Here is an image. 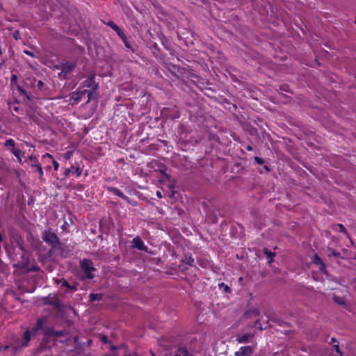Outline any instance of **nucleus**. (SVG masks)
Segmentation results:
<instances>
[{"instance_id":"obj_1","label":"nucleus","mask_w":356,"mask_h":356,"mask_svg":"<svg viewBox=\"0 0 356 356\" xmlns=\"http://www.w3.org/2000/svg\"><path fill=\"white\" fill-rule=\"evenodd\" d=\"M41 330L42 338L35 350V353L49 351L57 345L58 338L66 337L67 332L65 330H56L53 326H49V321L47 316H42L37 319L33 332Z\"/></svg>"},{"instance_id":"obj_2","label":"nucleus","mask_w":356,"mask_h":356,"mask_svg":"<svg viewBox=\"0 0 356 356\" xmlns=\"http://www.w3.org/2000/svg\"><path fill=\"white\" fill-rule=\"evenodd\" d=\"M96 74L94 72H90L86 80L82 81L80 84L81 88H88L89 90L88 92V99L86 100V103L90 102L91 99L95 98V92L99 88V83L95 81Z\"/></svg>"},{"instance_id":"obj_3","label":"nucleus","mask_w":356,"mask_h":356,"mask_svg":"<svg viewBox=\"0 0 356 356\" xmlns=\"http://www.w3.org/2000/svg\"><path fill=\"white\" fill-rule=\"evenodd\" d=\"M35 327V323L31 329H27L22 334V339L16 341V345L12 347L13 353H15L18 348H24L29 345L31 336L34 337L41 333V330H38L36 332H33Z\"/></svg>"},{"instance_id":"obj_4","label":"nucleus","mask_w":356,"mask_h":356,"mask_svg":"<svg viewBox=\"0 0 356 356\" xmlns=\"http://www.w3.org/2000/svg\"><path fill=\"white\" fill-rule=\"evenodd\" d=\"M233 165L230 172L234 174L244 175L248 172L247 169V159L242 157L233 159Z\"/></svg>"},{"instance_id":"obj_5","label":"nucleus","mask_w":356,"mask_h":356,"mask_svg":"<svg viewBox=\"0 0 356 356\" xmlns=\"http://www.w3.org/2000/svg\"><path fill=\"white\" fill-rule=\"evenodd\" d=\"M42 241L47 245L52 247L54 244L58 243L59 237L50 227H47L41 234Z\"/></svg>"},{"instance_id":"obj_6","label":"nucleus","mask_w":356,"mask_h":356,"mask_svg":"<svg viewBox=\"0 0 356 356\" xmlns=\"http://www.w3.org/2000/svg\"><path fill=\"white\" fill-rule=\"evenodd\" d=\"M80 266L81 270L85 273L87 279L92 280L94 278L93 271L96 270V268L93 266L92 260L89 259H83L80 261Z\"/></svg>"},{"instance_id":"obj_7","label":"nucleus","mask_w":356,"mask_h":356,"mask_svg":"<svg viewBox=\"0 0 356 356\" xmlns=\"http://www.w3.org/2000/svg\"><path fill=\"white\" fill-rule=\"evenodd\" d=\"M52 248L56 251H58V255H59L62 259L68 258L72 254V251L60 241V238L58 239V243L54 244Z\"/></svg>"},{"instance_id":"obj_8","label":"nucleus","mask_w":356,"mask_h":356,"mask_svg":"<svg viewBox=\"0 0 356 356\" xmlns=\"http://www.w3.org/2000/svg\"><path fill=\"white\" fill-rule=\"evenodd\" d=\"M118 35L123 41V43L127 49H129L132 53H135L138 47L135 44L134 41L131 39V36L128 37L123 31L120 32Z\"/></svg>"},{"instance_id":"obj_9","label":"nucleus","mask_w":356,"mask_h":356,"mask_svg":"<svg viewBox=\"0 0 356 356\" xmlns=\"http://www.w3.org/2000/svg\"><path fill=\"white\" fill-rule=\"evenodd\" d=\"M76 62H69L67 61L65 63H62V72L58 74L59 76H63L64 79L67 78V76L70 75L76 68Z\"/></svg>"},{"instance_id":"obj_10","label":"nucleus","mask_w":356,"mask_h":356,"mask_svg":"<svg viewBox=\"0 0 356 356\" xmlns=\"http://www.w3.org/2000/svg\"><path fill=\"white\" fill-rule=\"evenodd\" d=\"M44 303L46 305L53 306L58 312H62L64 309V305L60 298L56 296L52 298L46 297L44 298Z\"/></svg>"},{"instance_id":"obj_11","label":"nucleus","mask_w":356,"mask_h":356,"mask_svg":"<svg viewBox=\"0 0 356 356\" xmlns=\"http://www.w3.org/2000/svg\"><path fill=\"white\" fill-rule=\"evenodd\" d=\"M147 47L150 49L152 55L157 60H161L165 58L164 55L162 54L161 49H159L158 44L153 40H149L147 42Z\"/></svg>"},{"instance_id":"obj_12","label":"nucleus","mask_w":356,"mask_h":356,"mask_svg":"<svg viewBox=\"0 0 356 356\" xmlns=\"http://www.w3.org/2000/svg\"><path fill=\"white\" fill-rule=\"evenodd\" d=\"M162 114L166 119L175 120L180 118V112L177 107L175 106L172 108H164L162 111Z\"/></svg>"},{"instance_id":"obj_13","label":"nucleus","mask_w":356,"mask_h":356,"mask_svg":"<svg viewBox=\"0 0 356 356\" xmlns=\"http://www.w3.org/2000/svg\"><path fill=\"white\" fill-rule=\"evenodd\" d=\"M83 171V168L78 166L72 165L70 168H65L62 174L61 180H65L70 175H74L76 177H79Z\"/></svg>"},{"instance_id":"obj_14","label":"nucleus","mask_w":356,"mask_h":356,"mask_svg":"<svg viewBox=\"0 0 356 356\" xmlns=\"http://www.w3.org/2000/svg\"><path fill=\"white\" fill-rule=\"evenodd\" d=\"M11 241L13 243H15V246L17 247L21 251L23 252H25L26 248L24 245V241L22 236V235L18 232H15L12 233L11 236Z\"/></svg>"},{"instance_id":"obj_15","label":"nucleus","mask_w":356,"mask_h":356,"mask_svg":"<svg viewBox=\"0 0 356 356\" xmlns=\"http://www.w3.org/2000/svg\"><path fill=\"white\" fill-rule=\"evenodd\" d=\"M20 260L13 264V267L14 268L24 270L25 272L29 265L30 264V259L28 256H26L24 254H22L20 255Z\"/></svg>"},{"instance_id":"obj_16","label":"nucleus","mask_w":356,"mask_h":356,"mask_svg":"<svg viewBox=\"0 0 356 356\" xmlns=\"http://www.w3.org/2000/svg\"><path fill=\"white\" fill-rule=\"evenodd\" d=\"M132 248H136L140 251H143L146 253L152 254V252L149 250L148 247L144 243L143 241L140 236H136L132 241Z\"/></svg>"},{"instance_id":"obj_17","label":"nucleus","mask_w":356,"mask_h":356,"mask_svg":"<svg viewBox=\"0 0 356 356\" xmlns=\"http://www.w3.org/2000/svg\"><path fill=\"white\" fill-rule=\"evenodd\" d=\"M88 89L82 88L80 86L76 91L72 92L71 97L76 103H79L86 95H88Z\"/></svg>"},{"instance_id":"obj_18","label":"nucleus","mask_w":356,"mask_h":356,"mask_svg":"<svg viewBox=\"0 0 356 356\" xmlns=\"http://www.w3.org/2000/svg\"><path fill=\"white\" fill-rule=\"evenodd\" d=\"M158 170L162 175L163 177V179L161 180V182L168 181L171 184L170 187H172L174 179H172L171 175L167 172L168 168L166 165L164 164L159 165Z\"/></svg>"},{"instance_id":"obj_19","label":"nucleus","mask_w":356,"mask_h":356,"mask_svg":"<svg viewBox=\"0 0 356 356\" xmlns=\"http://www.w3.org/2000/svg\"><path fill=\"white\" fill-rule=\"evenodd\" d=\"M254 352V347L251 346H245L240 348V349L235 352V356H252Z\"/></svg>"},{"instance_id":"obj_20","label":"nucleus","mask_w":356,"mask_h":356,"mask_svg":"<svg viewBox=\"0 0 356 356\" xmlns=\"http://www.w3.org/2000/svg\"><path fill=\"white\" fill-rule=\"evenodd\" d=\"M108 193H111L114 194L115 195L122 198V200H124L126 201H129V197L126 196L120 189L118 188L111 186H106L104 187Z\"/></svg>"},{"instance_id":"obj_21","label":"nucleus","mask_w":356,"mask_h":356,"mask_svg":"<svg viewBox=\"0 0 356 356\" xmlns=\"http://www.w3.org/2000/svg\"><path fill=\"white\" fill-rule=\"evenodd\" d=\"M256 138L262 143H267L271 139L270 135L263 129H261L259 135Z\"/></svg>"},{"instance_id":"obj_22","label":"nucleus","mask_w":356,"mask_h":356,"mask_svg":"<svg viewBox=\"0 0 356 356\" xmlns=\"http://www.w3.org/2000/svg\"><path fill=\"white\" fill-rule=\"evenodd\" d=\"M254 333H245L243 334L242 336H237L236 341L238 343H249L250 340L254 337Z\"/></svg>"},{"instance_id":"obj_23","label":"nucleus","mask_w":356,"mask_h":356,"mask_svg":"<svg viewBox=\"0 0 356 356\" xmlns=\"http://www.w3.org/2000/svg\"><path fill=\"white\" fill-rule=\"evenodd\" d=\"M99 227L101 233L108 234L110 230L109 222L106 218H102L99 222Z\"/></svg>"},{"instance_id":"obj_24","label":"nucleus","mask_w":356,"mask_h":356,"mask_svg":"<svg viewBox=\"0 0 356 356\" xmlns=\"http://www.w3.org/2000/svg\"><path fill=\"white\" fill-rule=\"evenodd\" d=\"M55 252H56V250L52 247H51V248L44 255L42 261H49L56 262V255H55V256L54 255Z\"/></svg>"},{"instance_id":"obj_25","label":"nucleus","mask_w":356,"mask_h":356,"mask_svg":"<svg viewBox=\"0 0 356 356\" xmlns=\"http://www.w3.org/2000/svg\"><path fill=\"white\" fill-rule=\"evenodd\" d=\"M262 252L266 256L268 264H270L274 261V257L276 255L275 252L270 251L266 247L263 248Z\"/></svg>"},{"instance_id":"obj_26","label":"nucleus","mask_w":356,"mask_h":356,"mask_svg":"<svg viewBox=\"0 0 356 356\" xmlns=\"http://www.w3.org/2000/svg\"><path fill=\"white\" fill-rule=\"evenodd\" d=\"M170 356H192L189 353L186 347L181 346L176 352L172 353Z\"/></svg>"},{"instance_id":"obj_27","label":"nucleus","mask_w":356,"mask_h":356,"mask_svg":"<svg viewBox=\"0 0 356 356\" xmlns=\"http://www.w3.org/2000/svg\"><path fill=\"white\" fill-rule=\"evenodd\" d=\"M259 314L260 311L257 308H251L245 312L244 316L246 318H251L258 316Z\"/></svg>"},{"instance_id":"obj_28","label":"nucleus","mask_w":356,"mask_h":356,"mask_svg":"<svg viewBox=\"0 0 356 356\" xmlns=\"http://www.w3.org/2000/svg\"><path fill=\"white\" fill-rule=\"evenodd\" d=\"M332 299L334 302L341 306H346V302L344 297L338 296L336 294H333Z\"/></svg>"},{"instance_id":"obj_29","label":"nucleus","mask_w":356,"mask_h":356,"mask_svg":"<svg viewBox=\"0 0 356 356\" xmlns=\"http://www.w3.org/2000/svg\"><path fill=\"white\" fill-rule=\"evenodd\" d=\"M159 38L161 40V44L163 46V47L166 50H170V40L164 35H163L162 33H161V35H159Z\"/></svg>"},{"instance_id":"obj_30","label":"nucleus","mask_w":356,"mask_h":356,"mask_svg":"<svg viewBox=\"0 0 356 356\" xmlns=\"http://www.w3.org/2000/svg\"><path fill=\"white\" fill-rule=\"evenodd\" d=\"M104 294L103 293H90L89 295V301L90 302H93L95 301H99L102 300L103 298Z\"/></svg>"},{"instance_id":"obj_31","label":"nucleus","mask_w":356,"mask_h":356,"mask_svg":"<svg viewBox=\"0 0 356 356\" xmlns=\"http://www.w3.org/2000/svg\"><path fill=\"white\" fill-rule=\"evenodd\" d=\"M30 272H38L41 274V275H38V277H42L44 272L43 270H41V268L37 266V265H33V266L31 267H29L27 268V269L26 270L25 273H29Z\"/></svg>"},{"instance_id":"obj_32","label":"nucleus","mask_w":356,"mask_h":356,"mask_svg":"<svg viewBox=\"0 0 356 356\" xmlns=\"http://www.w3.org/2000/svg\"><path fill=\"white\" fill-rule=\"evenodd\" d=\"M246 130L248 132V134L252 136L257 137V136L259 135V130L252 125H248Z\"/></svg>"},{"instance_id":"obj_33","label":"nucleus","mask_w":356,"mask_h":356,"mask_svg":"<svg viewBox=\"0 0 356 356\" xmlns=\"http://www.w3.org/2000/svg\"><path fill=\"white\" fill-rule=\"evenodd\" d=\"M277 90L286 92L290 93V94H293V90L290 88L289 85H288L286 83H283V84L280 85Z\"/></svg>"},{"instance_id":"obj_34","label":"nucleus","mask_w":356,"mask_h":356,"mask_svg":"<svg viewBox=\"0 0 356 356\" xmlns=\"http://www.w3.org/2000/svg\"><path fill=\"white\" fill-rule=\"evenodd\" d=\"M335 227L338 228V229H337V228L334 229L336 231L341 232V233L344 234L347 237L350 238L349 234L343 224L338 223L335 225Z\"/></svg>"},{"instance_id":"obj_35","label":"nucleus","mask_w":356,"mask_h":356,"mask_svg":"<svg viewBox=\"0 0 356 356\" xmlns=\"http://www.w3.org/2000/svg\"><path fill=\"white\" fill-rule=\"evenodd\" d=\"M107 25L110 26L113 31H115L118 35L123 31L114 22L111 20L107 23Z\"/></svg>"},{"instance_id":"obj_36","label":"nucleus","mask_w":356,"mask_h":356,"mask_svg":"<svg viewBox=\"0 0 356 356\" xmlns=\"http://www.w3.org/2000/svg\"><path fill=\"white\" fill-rule=\"evenodd\" d=\"M181 261L186 263L190 266H193L194 259L193 258L191 254H190L189 256L186 254L185 259H182Z\"/></svg>"},{"instance_id":"obj_37","label":"nucleus","mask_w":356,"mask_h":356,"mask_svg":"<svg viewBox=\"0 0 356 356\" xmlns=\"http://www.w3.org/2000/svg\"><path fill=\"white\" fill-rule=\"evenodd\" d=\"M122 8L128 18H131L133 16V11L129 6L122 5Z\"/></svg>"},{"instance_id":"obj_38","label":"nucleus","mask_w":356,"mask_h":356,"mask_svg":"<svg viewBox=\"0 0 356 356\" xmlns=\"http://www.w3.org/2000/svg\"><path fill=\"white\" fill-rule=\"evenodd\" d=\"M37 79L35 77H29L26 79L25 84L31 87H36Z\"/></svg>"},{"instance_id":"obj_39","label":"nucleus","mask_w":356,"mask_h":356,"mask_svg":"<svg viewBox=\"0 0 356 356\" xmlns=\"http://www.w3.org/2000/svg\"><path fill=\"white\" fill-rule=\"evenodd\" d=\"M54 280L57 284H60L61 287L68 286V282L65 278H54Z\"/></svg>"},{"instance_id":"obj_40","label":"nucleus","mask_w":356,"mask_h":356,"mask_svg":"<svg viewBox=\"0 0 356 356\" xmlns=\"http://www.w3.org/2000/svg\"><path fill=\"white\" fill-rule=\"evenodd\" d=\"M32 167H35V171L39 174V178L42 180L43 176V170L40 164H31Z\"/></svg>"},{"instance_id":"obj_41","label":"nucleus","mask_w":356,"mask_h":356,"mask_svg":"<svg viewBox=\"0 0 356 356\" xmlns=\"http://www.w3.org/2000/svg\"><path fill=\"white\" fill-rule=\"evenodd\" d=\"M11 152L21 161V156L24 154V153L19 148H13Z\"/></svg>"},{"instance_id":"obj_42","label":"nucleus","mask_w":356,"mask_h":356,"mask_svg":"<svg viewBox=\"0 0 356 356\" xmlns=\"http://www.w3.org/2000/svg\"><path fill=\"white\" fill-rule=\"evenodd\" d=\"M328 252H329V254H328V256L330 257L332 256L334 257H337V258H343L341 256V253L336 251L334 249H332V248H328Z\"/></svg>"},{"instance_id":"obj_43","label":"nucleus","mask_w":356,"mask_h":356,"mask_svg":"<svg viewBox=\"0 0 356 356\" xmlns=\"http://www.w3.org/2000/svg\"><path fill=\"white\" fill-rule=\"evenodd\" d=\"M134 90V86L131 83H124L121 87L122 91L127 92H131Z\"/></svg>"},{"instance_id":"obj_44","label":"nucleus","mask_w":356,"mask_h":356,"mask_svg":"<svg viewBox=\"0 0 356 356\" xmlns=\"http://www.w3.org/2000/svg\"><path fill=\"white\" fill-rule=\"evenodd\" d=\"M218 287L220 289H223L224 292L225 293H231L232 290L231 288L224 282H221L218 284Z\"/></svg>"},{"instance_id":"obj_45","label":"nucleus","mask_w":356,"mask_h":356,"mask_svg":"<svg viewBox=\"0 0 356 356\" xmlns=\"http://www.w3.org/2000/svg\"><path fill=\"white\" fill-rule=\"evenodd\" d=\"M325 275L326 276V278L328 280L334 282H335L337 284H339L340 283L339 278L332 275L331 274L329 273L328 271L327 272V274H325Z\"/></svg>"},{"instance_id":"obj_46","label":"nucleus","mask_w":356,"mask_h":356,"mask_svg":"<svg viewBox=\"0 0 356 356\" xmlns=\"http://www.w3.org/2000/svg\"><path fill=\"white\" fill-rule=\"evenodd\" d=\"M312 263L316 265L320 266L321 264H322L324 262L323 261L321 258L318 254H314V256L312 259Z\"/></svg>"},{"instance_id":"obj_47","label":"nucleus","mask_w":356,"mask_h":356,"mask_svg":"<svg viewBox=\"0 0 356 356\" xmlns=\"http://www.w3.org/2000/svg\"><path fill=\"white\" fill-rule=\"evenodd\" d=\"M173 68H177V73H179L182 76H185V74L187 72V70L185 67H177L175 65H173Z\"/></svg>"},{"instance_id":"obj_48","label":"nucleus","mask_w":356,"mask_h":356,"mask_svg":"<svg viewBox=\"0 0 356 356\" xmlns=\"http://www.w3.org/2000/svg\"><path fill=\"white\" fill-rule=\"evenodd\" d=\"M254 163L259 165H264L266 163V161L263 158L255 156L254 157Z\"/></svg>"},{"instance_id":"obj_49","label":"nucleus","mask_w":356,"mask_h":356,"mask_svg":"<svg viewBox=\"0 0 356 356\" xmlns=\"http://www.w3.org/2000/svg\"><path fill=\"white\" fill-rule=\"evenodd\" d=\"M99 340L104 345L110 344V342H111V341L108 339V337L106 335H102L100 337Z\"/></svg>"},{"instance_id":"obj_50","label":"nucleus","mask_w":356,"mask_h":356,"mask_svg":"<svg viewBox=\"0 0 356 356\" xmlns=\"http://www.w3.org/2000/svg\"><path fill=\"white\" fill-rule=\"evenodd\" d=\"M15 142L13 139L9 138L6 140L5 146L6 147H12L13 148L15 147Z\"/></svg>"},{"instance_id":"obj_51","label":"nucleus","mask_w":356,"mask_h":356,"mask_svg":"<svg viewBox=\"0 0 356 356\" xmlns=\"http://www.w3.org/2000/svg\"><path fill=\"white\" fill-rule=\"evenodd\" d=\"M65 287L68 289V291H65V293H70L72 291H76L77 290L76 286L75 284L71 285L69 282L68 286H65Z\"/></svg>"},{"instance_id":"obj_52","label":"nucleus","mask_w":356,"mask_h":356,"mask_svg":"<svg viewBox=\"0 0 356 356\" xmlns=\"http://www.w3.org/2000/svg\"><path fill=\"white\" fill-rule=\"evenodd\" d=\"M37 0H18L19 3L22 5H29V4H33L35 3Z\"/></svg>"},{"instance_id":"obj_53","label":"nucleus","mask_w":356,"mask_h":356,"mask_svg":"<svg viewBox=\"0 0 356 356\" xmlns=\"http://www.w3.org/2000/svg\"><path fill=\"white\" fill-rule=\"evenodd\" d=\"M254 327L259 329L260 330H263L264 327H262L261 323L260 320L257 319L254 324ZM264 329H266V327H264Z\"/></svg>"},{"instance_id":"obj_54","label":"nucleus","mask_w":356,"mask_h":356,"mask_svg":"<svg viewBox=\"0 0 356 356\" xmlns=\"http://www.w3.org/2000/svg\"><path fill=\"white\" fill-rule=\"evenodd\" d=\"M44 86V83L42 80H39V81H36V87L38 88V89L39 90L42 91Z\"/></svg>"},{"instance_id":"obj_55","label":"nucleus","mask_w":356,"mask_h":356,"mask_svg":"<svg viewBox=\"0 0 356 356\" xmlns=\"http://www.w3.org/2000/svg\"><path fill=\"white\" fill-rule=\"evenodd\" d=\"M30 161L31 162V164H40L38 161V159L35 156H30L29 157Z\"/></svg>"},{"instance_id":"obj_56","label":"nucleus","mask_w":356,"mask_h":356,"mask_svg":"<svg viewBox=\"0 0 356 356\" xmlns=\"http://www.w3.org/2000/svg\"><path fill=\"white\" fill-rule=\"evenodd\" d=\"M111 351H112V353H117V350L118 349V347L115 346V345H113L111 342H110V344H108V347H107Z\"/></svg>"},{"instance_id":"obj_57","label":"nucleus","mask_w":356,"mask_h":356,"mask_svg":"<svg viewBox=\"0 0 356 356\" xmlns=\"http://www.w3.org/2000/svg\"><path fill=\"white\" fill-rule=\"evenodd\" d=\"M0 170H8V169L2 158H0Z\"/></svg>"},{"instance_id":"obj_58","label":"nucleus","mask_w":356,"mask_h":356,"mask_svg":"<svg viewBox=\"0 0 356 356\" xmlns=\"http://www.w3.org/2000/svg\"><path fill=\"white\" fill-rule=\"evenodd\" d=\"M10 82H11L12 85H13V84H15L16 86L18 85L17 83V76L16 74H13L12 75L11 79H10Z\"/></svg>"},{"instance_id":"obj_59","label":"nucleus","mask_w":356,"mask_h":356,"mask_svg":"<svg viewBox=\"0 0 356 356\" xmlns=\"http://www.w3.org/2000/svg\"><path fill=\"white\" fill-rule=\"evenodd\" d=\"M319 270L323 273L324 275L325 274H327V270H326L325 268V263H323L322 264L320 265V267H319Z\"/></svg>"},{"instance_id":"obj_60","label":"nucleus","mask_w":356,"mask_h":356,"mask_svg":"<svg viewBox=\"0 0 356 356\" xmlns=\"http://www.w3.org/2000/svg\"><path fill=\"white\" fill-rule=\"evenodd\" d=\"M209 139L216 141V142H218L219 140L218 136L216 134H210L209 135Z\"/></svg>"},{"instance_id":"obj_61","label":"nucleus","mask_w":356,"mask_h":356,"mask_svg":"<svg viewBox=\"0 0 356 356\" xmlns=\"http://www.w3.org/2000/svg\"><path fill=\"white\" fill-rule=\"evenodd\" d=\"M220 226V229L222 231H224V230H225L227 229L228 225H227V222L225 220H223V221L221 222Z\"/></svg>"},{"instance_id":"obj_62","label":"nucleus","mask_w":356,"mask_h":356,"mask_svg":"<svg viewBox=\"0 0 356 356\" xmlns=\"http://www.w3.org/2000/svg\"><path fill=\"white\" fill-rule=\"evenodd\" d=\"M236 232V226L234 225H232L231 226V229H230V234L232 235V236L236 237L235 236Z\"/></svg>"},{"instance_id":"obj_63","label":"nucleus","mask_w":356,"mask_h":356,"mask_svg":"<svg viewBox=\"0 0 356 356\" xmlns=\"http://www.w3.org/2000/svg\"><path fill=\"white\" fill-rule=\"evenodd\" d=\"M333 348L335 350V351L339 355L341 353H343V351L341 350L340 348H339V343H337V344H334L333 346Z\"/></svg>"},{"instance_id":"obj_64","label":"nucleus","mask_w":356,"mask_h":356,"mask_svg":"<svg viewBox=\"0 0 356 356\" xmlns=\"http://www.w3.org/2000/svg\"><path fill=\"white\" fill-rule=\"evenodd\" d=\"M17 90H19V92H20L21 95H24L26 94V91L25 90V89L22 87L21 86L19 85H17Z\"/></svg>"}]
</instances>
